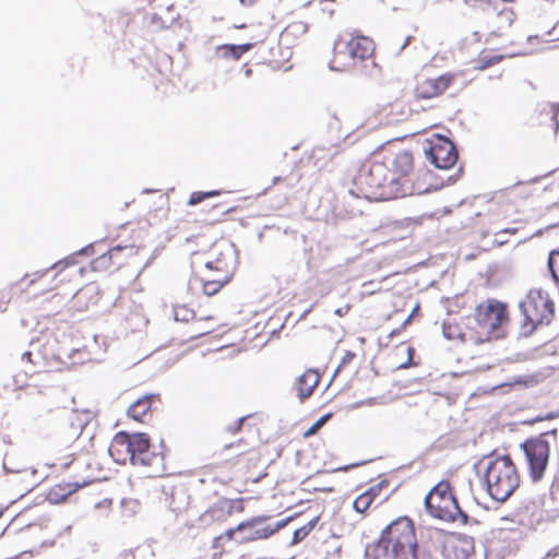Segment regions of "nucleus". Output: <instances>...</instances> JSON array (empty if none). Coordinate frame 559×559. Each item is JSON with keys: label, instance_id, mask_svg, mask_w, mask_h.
Instances as JSON below:
<instances>
[{"label": "nucleus", "instance_id": "nucleus-1", "mask_svg": "<svg viewBox=\"0 0 559 559\" xmlns=\"http://www.w3.org/2000/svg\"><path fill=\"white\" fill-rule=\"evenodd\" d=\"M365 554L373 559H433L428 549L417 543L413 522L407 516L391 522L379 539L366 547Z\"/></svg>", "mask_w": 559, "mask_h": 559}, {"label": "nucleus", "instance_id": "nucleus-2", "mask_svg": "<svg viewBox=\"0 0 559 559\" xmlns=\"http://www.w3.org/2000/svg\"><path fill=\"white\" fill-rule=\"evenodd\" d=\"M425 507L433 518L461 522L463 525H477L478 520L469 516L459 504L455 496L451 491L449 481L438 483L425 497Z\"/></svg>", "mask_w": 559, "mask_h": 559}, {"label": "nucleus", "instance_id": "nucleus-3", "mask_svg": "<svg viewBox=\"0 0 559 559\" xmlns=\"http://www.w3.org/2000/svg\"><path fill=\"white\" fill-rule=\"evenodd\" d=\"M360 182L369 188L380 189V197L383 199H396L412 195L415 193V187L409 180H402L391 175V169L381 162H373L364 166L360 175Z\"/></svg>", "mask_w": 559, "mask_h": 559}, {"label": "nucleus", "instance_id": "nucleus-4", "mask_svg": "<svg viewBox=\"0 0 559 559\" xmlns=\"http://www.w3.org/2000/svg\"><path fill=\"white\" fill-rule=\"evenodd\" d=\"M484 477L488 495L496 501H506L520 481L516 467L509 455L491 460Z\"/></svg>", "mask_w": 559, "mask_h": 559}, {"label": "nucleus", "instance_id": "nucleus-5", "mask_svg": "<svg viewBox=\"0 0 559 559\" xmlns=\"http://www.w3.org/2000/svg\"><path fill=\"white\" fill-rule=\"evenodd\" d=\"M523 316L520 326V335L527 337L536 329L537 324H549L554 316V304L542 290L531 292L525 300L519 305Z\"/></svg>", "mask_w": 559, "mask_h": 559}, {"label": "nucleus", "instance_id": "nucleus-6", "mask_svg": "<svg viewBox=\"0 0 559 559\" xmlns=\"http://www.w3.org/2000/svg\"><path fill=\"white\" fill-rule=\"evenodd\" d=\"M521 449L530 469V476L533 483H538L547 468L549 462L550 447L544 435L531 438L521 443Z\"/></svg>", "mask_w": 559, "mask_h": 559}, {"label": "nucleus", "instance_id": "nucleus-7", "mask_svg": "<svg viewBox=\"0 0 559 559\" xmlns=\"http://www.w3.org/2000/svg\"><path fill=\"white\" fill-rule=\"evenodd\" d=\"M478 326L495 338L503 336L502 326L508 322V310L504 304L489 300L487 305L478 306L475 311Z\"/></svg>", "mask_w": 559, "mask_h": 559}, {"label": "nucleus", "instance_id": "nucleus-8", "mask_svg": "<svg viewBox=\"0 0 559 559\" xmlns=\"http://www.w3.org/2000/svg\"><path fill=\"white\" fill-rule=\"evenodd\" d=\"M120 447L124 448V453L129 455L131 463H133L135 456H141L151 448L150 437L144 432L128 433L119 431L109 447L110 455L115 456V451H119Z\"/></svg>", "mask_w": 559, "mask_h": 559}, {"label": "nucleus", "instance_id": "nucleus-9", "mask_svg": "<svg viewBox=\"0 0 559 559\" xmlns=\"http://www.w3.org/2000/svg\"><path fill=\"white\" fill-rule=\"evenodd\" d=\"M427 159L439 169H449L455 165L459 154L453 142L445 136H439L438 141L425 151Z\"/></svg>", "mask_w": 559, "mask_h": 559}, {"label": "nucleus", "instance_id": "nucleus-10", "mask_svg": "<svg viewBox=\"0 0 559 559\" xmlns=\"http://www.w3.org/2000/svg\"><path fill=\"white\" fill-rule=\"evenodd\" d=\"M452 76L442 74L436 79H428L418 84L415 94L417 98L429 99L441 95L451 84Z\"/></svg>", "mask_w": 559, "mask_h": 559}, {"label": "nucleus", "instance_id": "nucleus-11", "mask_svg": "<svg viewBox=\"0 0 559 559\" xmlns=\"http://www.w3.org/2000/svg\"><path fill=\"white\" fill-rule=\"evenodd\" d=\"M348 60L355 61L356 59L365 60L373 53V41L369 37L359 35H348Z\"/></svg>", "mask_w": 559, "mask_h": 559}, {"label": "nucleus", "instance_id": "nucleus-12", "mask_svg": "<svg viewBox=\"0 0 559 559\" xmlns=\"http://www.w3.org/2000/svg\"><path fill=\"white\" fill-rule=\"evenodd\" d=\"M392 169L391 175L402 180H406L405 177L413 169V154L408 151H401L395 154L391 160Z\"/></svg>", "mask_w": 559, "mask_h": 559}, {"label": "nucleus", "instance_id": "nucleus-13", "mask_svg": "<svg viewBox=\"0 0 559 559\" xmlns=\"http://www.w3.org/2000/svg\"><path fill=\"white\" fill-rule=\"evenodd\" d=\"M320 381V376L317 371L309 369L305 373H302L296 382V389L298 391V396L302 401L309 397L314 388L318 385Z\"/></svg>", "mask_w": 559, "mask_h": 559}, {"label": "nucleus", "instance_id": "nucleus-14", "mask_svg": "<svg viewBox=\"0 0 559 559\" xmlns=\"http://www.w3.org/2000/svg\"><path fill=\"white\" fill-rule=\"evenodd\" d=\"M158 394H146L140 399H138L129 408L128 415L135 419L142 420V418L147 414L151 409L152 403L155 399H157Z\"/></svg>", "mask_w": 559, "mask_h": 559}, {"label": "nucleus", "instance_id": "nucleus-15", "mask_svg": "<svg viewBox=\"0 0 559 559\" xmlns=\"http://www.w3.org/2000/svg\"><path fill=\"white\" fill-rule=\"evenodd\" d=\"M81 487L79 483H60L51 488L48 499L55 503L62 502Z\"/></svg>", "mask_w": 559, "mask_h": 559}, {"label": "nucleus", "instance_id": "nucleus-16", "mask_svg": "<svg viewBox=\"0 0 559 559\" xmlns=\"http://www.w3.org/2000/svg\"><path fill=\"white\" fill-rule=\"evenodd\" d=\"M271 516L270 515H258L253 516L252 519L239 523L235 528H229L225 532V536L228 539H235L237 542V538L241 536V534L247 528H254V526L262 524L263 522L267 521Z\"/></svg>", "mask_w": 559, "mask_h": 559}, {"label": "nucleus", "instance_id": "nucleus-17", "mask_svg": "<svg viewBox=\"0 0 559 559\" xmlns=\"http://www.w3.org/2000/svg\"><path fill=\"white\" fill-rule=\"evenodd\" d=\"M348 36L342 35L335 40L333 47L334 59L332 63L340 62L343 67L350 64L352 60H348Z\"/></svg>", "mask_w": 559, "mask_h": 559}, {"label": "nucleus", "instance_id": "nucleus-18", "mask_svg": "<svg viewBox=\"0 0 559 559\" xmlns=\"http://www.w3.org/2000/svg\"><path fill=\"white\" fill-rule=\"evenodd\" d=\"M293 520V516L285 518L283 520L277 521L274 525H266L264 527H255L254 530V537L257 539H265L280 530L284 528L290 521Z\"/></svg>", "mask_w": 559, "mask_h": 559}, {"label": "nucleus", "instance_id": "nucleus-19", "mask_svg": "<svg viewBox=\"0 0 559 559\" xmlns=\"http://www.w3.org/2000/svg\"><path fill=\"white\" fill-rule=\"evenodd\" d=\"M229 281H230V276L227 273H224L222 278L204 280V281H202L203 292L207 296H214Z\"/></svg>", "mask_w": 559, "mask_h": 559}, {"label": "nucleus", "instance_id": "nucleus-20", "mask_svg": "<svg viewBox=\"0 0 559 559\" xmlns=\"http://www.w3.org/2000/svg\"><path fill=\"white\" fill-rule=\"evenodd\" d=\"M163 462V456L160 453H156L151 450H146L144 453L141 454V456H135L133 459V465H141V466H158Z\"/></svg>", "mask_w": 559, "mask_h": 559}, {"label": "nucleus", "instance_id": "nucleus-21", "mask_svg": "<svg viewBox=\"0 0 559 559\" xmlns=\"http://www.w3.org/2000/svg\"><path fill=\"white\" fill-rule=\"evenodd\" d=\"M251 48L252 44L222 45L217 47V49L222 51L223 57L233 58L235 60L239 59L245 52L249 51Z\"/></svg>", "mask_w": 559, "mask_h": 559}, {"label": "nucleus", "instance_id": "nucleus-22", "mask_svg": "<svg viewBox=\"0 0 559 559\" xmlns=\"http://www.w3.org/2000/svg\"><path fill=\"white\" fill-rule=\"evenodd\" d=\"M442 334L447 340L461 338L463 335L461 328L450 322L442 323Z\"/></svg>", "mask_w": 559, "mask_h": 559}, {"label": "nucleus", "instance_id": "nucleus-23", "mask_svg": "<svg viewBox=\"0 0 559 559\" xmlns=\"http://www.w3.org/2000/svg\"><path fill=\"white\" fill-rule=\"evenodd\" d=\"M174 318L176 321L189 322L194 318V311L186 306L175 307Z\"/></svg>", "mask_w": 559, "mask_h": 559}, {"label": "nucleus", "instance_id": "nucleus-24", "mask_svg": "<svg viewBox=\"0 0 559 559\" xmlns=\"http://www.w3.org/2000/svg\"><path fill=\"white\" fill-rule=\"evenodd\" d=\"M372 501V498H370L368 493L362 492L355 499L353 507L356 512L364 513L371 506Z\"/></svg>", "mask_w": 559, "mask_h": 559}, {"label": "nucleus", "instance_id": "nucleus-25", "mask_svg": "<svg viewBox=\"0 0 559 559\" xmlns=\"http://www.w3.org/2000/svg\"><path fill=\"white\" fill-rule=\"evenodd\" d=\"M217 194H218V191H215V190L214 191H207V192H201V191L193 192L190 195L188 204L189 205H197V204L201 203L202 201H204L205 199L214 197V195H217Z\"/></svg>", "mask_w": 559, "mask_h": 559}, {"label": "nucleus", "instance_id": "nucleus-26", "mask_svg": "<svg viewBox=\"0 0 559 559\" xmlns=\"http://www.w3.org/2000/svg\"><path fill=\"white\" fill-rule=\"evenodd\" d=\"M331 417V414L324 415L320 417L305 433L304 437L308 438L312 435H316L319 429L322 427V425L326 421V419Z\"/></svg>", "mask_w": 559, "mask_h": 559}, {"label": "nucleus", "instance_id": "nucleus-27", "mask_svg": "<svg viewBox=\"0 0 559 559\" xmlns=\"http://www.w3.org/2000/svg\"><path fill=\"white\" fill-rule=\"evenodd\" d=\"M536 352H537V349H533V350H530L526 353H518L514 355V358L512 359V361L522 362V361L533 360V359H535Z\"/></svg>", "mask_w": 559, "mask_h": 559}, {"label": "nucleus", "instance_id": "nucleus-28", "mask_svg": "<svg viewBox=\"0 0 559 559\" xmlns=\"http://www.w3.org/2000/svg\"><path fill=\"white\" fill-rule=\"evenodd\" d=\"M514 383H516V384H524L526 386H532V385L537 384V378L535 376L518 377L514 380Z\"/></svg>", "mask_w": 559, "mask_h": 559}, {"label": "nucleus", "instance_id": "nucleus-29", "mask_svg": "<svg viewBox=\"0 0 559 559\" xmlns=\"http://www.w3.org/2000/svg\"><path fill=\"white\" fill-rule=\"evenodd\" d=\"M87 421H88V414L85 413L84 419H81V418H76L75 420L72 419L70 425L74 429V432H78V431H82V429L87 424Z\"/></svg>", "mask_w": 559, "mask_h": 559}, {"label": "nucleus", "instance_id": "nucleus-30", "mask_svg": "<svg viewBox=\"0 0 559 559\" xmlns=\"http://www.w3.org/2000/svg\"><path fill=\"white\" fill-rule=\"evenodd\" d=\"M551 119L555 121L556 132L559 129V104L548 105Z\"/></svg>", "mask_w": 559, "mask_h": 559}, {"label": "nucleus", "instance_id": "nucleus-31", "mask_svg": "<svg viewBox=\"0 0 559 559\" xmlns=\"http://www.w3.org/2000/svg\"><path fill=\"white\" fill-rule=\"evenodd\" d=\"M254 528H247L242 534L241 536H239V538H237V542L242 544V543H247V542H252V540H255V537H254Z\"/></svg>", "mask_w": 559, "mask_h": 559}, {"label": "nucleus", "instance_id": "nucleus-32", "mask_svg": "<svg viewBox=\"0 0 559 559\" xmlns=\"http://www.w3.org/2000/svg\"><path fill=\"white\" fill-rule=\"evenodd\" d=\"M308 536V533L305 531V528L301 526L297 530H295L293 534L292 545H296L300 543L304 538Z\"/></svg>", "mask_w": 559, "mask_h": 559}, {"label": "nucleus", "instance_id": "nucleus-33", "mask_svg": "<svg viewBox=\"0 0 559 559\" xmlns=\"http://www.w3.org/2000/svg\"><path fill=\"white\" fill-rule=\"evenodd\" d=\"M355 358V353L346 350L344 356L342 357L341 364L337 366L334 376L340 372L343 366L349 364Z\"/></svg>", "mask_w": 559, "mask_h": 559}, {"label": "nucleus", "instance_id": "nucleus-34", "mask_svg": "<svg viewBox=\"0 0 559 559\" xmlns=\"http://www.w3.org/2000/svg\"><path fill=\"white\" fill-rule=\"evenodd\" d=\"M384 481H381L377 484L376 486L370 487L368 490L365 491V493H368L372 500L378 496V493L381 491L382 487L384 486Z\"/></svg>", "mask_w": 559, "mask_h": 559}, {"label": "nucleus", "instance_id": "nucleus-35", "mask_svg": "<svg viewBox=\"0 0 559 559\" xmlns=\"http://www.w3.org/2000/svg\"><path fill=\"white\" fill-rule=\"evenodd\" d=\"M205 266L209 270H215L217 272H221L223 270L222 269V261L221 260L209 261V262L205 263Z\"/></svg>", "mask_w": 559, "mask_h": 559}, {"label": "nucleus", "instance_id": "nucleus-36", "mask_svg": "<svg viewBox=\"0 0 559 559\" xmlns=\"http://www.w3.org/2000/svg\"><path fill=\"white\" fill-rule=\"evenodd\" d=\"M319 522V518L316 516L313 519H311L308 523H306L302 527L305 528V531L308 533V535L310 534V532L316 527V525L318 524Z\"/></svg>", "mask_w": 559, "mask_h": 559}, {"label": "nucleus", "instance_id": "nucleus-37", "mask_svg": "<svg viewBox=\"0 0 559 559\" xmlns=\"http://www.w3.org/2000/svg\"><path fill=\"white\" fill-rule=\"evenodd\" d=\"M319 522V518L316 516L313 519H311L308 523H306L302 527L305 528V531L308 533V535L310 534V532L316 527V525L318 524Z\"/></svg>", "mask_w": 559, "mask_h": 559}, {"label": "nucleus", "instance_id": "nucleus-38", "mask_svg": "<svg viewBox=\"0 0 559 559\" xmlns=\"http://www.w3.org/2000/svg\"><path fill=\"white\" fill-rule=\"evenodd\" d=\"M329 128L332 130L335 129L337 131H341L340 119L335 114L332 116V119L329 122Z\"/></svg>", "mask_w": 559, "mask_h": 559}, {"label": "nucleus", "instance_id": "nucleus-39", "mask_svg": "<svg viewBox=\"0 0 559 559\" xmlns=\"http://www.w3.org/2000/svg\"><path fill=\"white\" fill-rule=\"evenodd\" d=\"M245 419H246V417H241V418H239V419L237 420V423H236L234 426H230V427L228 428V430H229L230 432H233V433H236L237 431H239V430L241 429V426H242V424H243Z\"/></svg>", "mask_w": 559, "mask_h": 559}, {"label": "nucleus", "instance_id": "nucleus-40", "mask_svg": "<svg viewBox=\"0 0 559 559\" xmlns=\"http://www.w3.org/2000/svg\"><path fill=\"white\" fill-rule=\"evenodd\" d=\"M93 246L92 245H88L84 248H82L80 251H79V254H85V255H90L93 253Z\"/></svg>", "mask_w": 559, "mask_h": 559}, {"label": "nucleus", "instance_id": "nucleus-41", "mask_svg": "<svg viewBox=\"0 0 559 559\" xmlns=\"http://www.w3.org/2000/svg\"><path fill=\"white\" fill-rule=\"evenodd\" d=\"M119 559H134L133 552L131 550L123 551Z\"/></svg>", "mask_w": 559, "mask_h": 559}, {"label": "nucleus", "instance_id": "nucleus-42", "mask_svg": "<svg viewBox=\"0 0 559 559\" xmlns=\"http://www.w3.org/2000/svg\"><path fill=\"white\" fill-rule=\"evenodd\" d=\"M3 469L5 473H22V469H12L9 467L7 462H3Z\"/></svg>", "mask_w": 559, "mask_h": 559}, {"label": "nucleus", "instance_id": "nucleus-43", "mask_svg": "<svg viewBox=\"0 0 559 559\" xmlns=\"http://www.w3.org/2000/svg\"><path fill=\"white\" fill-rule=\"evenodd\" d=\"M122 452H124V448H121V447H120V448H119V451H117V450L115 451V456H112V459H114L115 461L119 462V461H120L119 455H120V454H122Z\"/></svg>", "mask_w": 559, "mask_h": 559}, {"label": "nucleus", "instance_id": "nucleus-44", "mask_svg": "<svg viewBox=\"0 0 559 559\" xmlns=\"http://www.w3.org/2000/svg\"><path fill=\"white\" fill-rule=\"evenodd\" d=\"M32 353L31 352H25L22 354V360H27L29 362H32Z\"/></svg>", "mask_w": 559, "mask_h": 559}, {"label": "nucleus", "instance_id": "nucleus-45", "mask_svg": "<svg viewBox=\"0 0 559 559\" xmlns=\"http://www.w3.org/2000/svg\"><path fill=\"white\" fill-rule=\"evenodd\" d=\"M554 417H555V415H554L552 413H548V414H547L546 416H544V417H537V418H535V419H534V421H540V420H544V419H551V418H554Z\"/></svg>", "mask_w": 559, "mask_h": 559}, {"label": "nucleus", "instance_id": "nucleus-46", "mask_svg": "<svg viewBox=\"0 0 559 559\" xmlns=\"http://www.w3.org/2000/svg\"><path fill=\"white\" fill-rule=\"evenodd\" d=\"M556 486L559 487V478H558V476H555L552 481H551V486H550L551 490H554V488Z\"/></svg>", "mask_w": 559, "mask_h": 559}, {"label": "nucleus", "instance_id": "nucleus-47", "mask_svg": "<svg viewBox=\"0 0 559 559\" xmlns=\"http://www.w3.org/2000/svg\"><path fill=\"white\" fill-rule=\"evenodd\" d=\"M418 311H419V305H416L408 316H412V318H413L414 316H416L418 313Z\"/></svg>", "mask_w": 559, "mask_h": 559}, {"label": "nucleus", "instance_id": "nucleus-48", "mask_svg": "<svg viewBox=\"0 0 559 559\" xmlns=\"http://www.w3.org/2000/svg\"><path fill=\"white\" fill-rule=\"evenodd\" d=\"M412 319H413V318H412V316H408V317L404 320V322L402 323V329H403V328H405L407 324H409V322H411V320H412Z\"/></svg>", "mask_w": 559, "mask_h": 559}, {"label": "nucleus", "instance_id": "nucleus-49", "mask_svg": "<svg viewBox=\"0 0 559 559\" xmlns=\"http://www.w3.org/2000/svg\"><path fill=\"white\" fill-rule=\"evenodd\" d=\"M361 464H362V463H355V464H350V465H348V466H345V467L343 468V471H348L349 468L357 467V466H359V465H361Z\"/></svg>", "mask_w": 559, "mask_h": 559}, {"label": "nucleus", "instance_id": "nucleus-50", "mask_svg": "<svg viewBox=\"0 0 559 559\" xmlns=\"http://www.w3.org/2000/svg\"><path fill=\"white\" fill-rule=\"evenodd\" d=\"M280 181H282V177H274L273 180H272V183L273 185H276Z\"/></svg>", "mask_w": 559, "mask_h": 559}, {"label": "nucleus", "instance_id": "nucleus-51", "mask_svg": "<svg viewBox=\"0 0 559 559\" xmlns=\"http://www.w3.org/2000/svg\"><path fill=\"white\" fill-rule=\"evenodd\" d=\"M409 40H411V37H407L405 39V43L402 45L401 50L404 49L408 45Z\"/></svg>", "mask_w": 559, "mask_h": 559}, {"label": "nucleus", "instance_id": "nucleus-52", "mask_svg": "<svg viewBox=\"0 0 559 559\" xmlns=\"http://www.w3.org/2000/svg\"><path fill=\"white\" fill-rule=\"evenodd\" d=\"M556 433H557V429H552V430L547 431V432H545V433H543V435H544V437H545V436H547V435H556Z\"/></svg>", "mask_w": 559, "mask_h": 559}, {"label": "nucleus", "instance_id": "nucleus-53", "mask_svg": "<svg viewBox=\"0 0 559 559\" xmlns=\"http://www.w3.org/2000/svg\"><path fill=\"white\" fill-rule=\"evenodd\" d=\"M455 180H456V177H453V176H450L448 179L449 182H454Z\"/></svg>", "mask_w": 559, "mask_h": 559}, {"label": "nucleus", "instance_id": "nucleus-54", "mask_svg": "<svg viewBox=\"0 0 559 559\" xmlns=\"http://www.w3.org/2000/svg\"><path fill=\"white\" fill-rule=\"evenodd\" d=\"M295 26H296L297 28H301V29H304V31H305V25H304V24H297V25H295Z\"/></svg>", "mask_w": 559, "mask_h": 559}, {"label": "nucleus", "instance_id": "nucleus-55", "mask_svg": "<svg viewBox=\"0 0 559 559\" xmlns=\"http://www.w3.org/2000/svg\"><path fill=\"white\" fill-rule=\"evenodd\" d=\"M12 469H22V472H25L26 469L25 468H22V467H16V466H13L11 467Z\"/></svg>", "mask_w": 559, "mask_h": 559}, {"label": "nucleus", "instance_id": "nucleus-56", "mask_svg": "<svg viewBox=\"0 0 559 559\" xmlns=\"http://www.w3.org/2000/svg\"><path fill=\"white\" fill-rule=\"evenodd\" d=\"M335 313H336V314H338V316H341V314H342V310H341V309H337V310L335 311Z\"/></svg>", "mask_w": 559, "mask_h": 559}, {"label": "nucleus", "instance_id": "nucleus-57", "mask_svg": "<svg viewBox=\"0 0 559 559\" xmlns=\"http://www.w3.org/2000/svg\"><path fill=\"white\" fill-rule=\"evenodd\" d=\"M409 362H405L403 365H401V368H406L408 366Z\"/></svg>", "mask_w": 559, "mask_h": 559}, {"label": "nucleus", "instance_id": "nucleus-58", "mask_svg": "<svg viewBox=\"0 0 559 559\" xmlns=\"http://www.w3.org/2000/svg\"><path fill=\"white\" fill-rule=\"evenodd\" d=\"M397 332H399V330L392 331L391 336L395 335Z\"/></svg>", "mask_w": 559, "mask_h": 559}, {"label": "nucleus", "instance_id": "nucleus-59", "mask_svg": "<svg viewBox=\"0 0 559 559\" xmlns=\"http://www.w3.org/2000/svg\"><path fill=\"white\" fill-rule=\"evenodd\" d=\"M215 511H216L215 508H213V509L209 510L207 513H214Z\"/></svg>", "mask_w": 559, "mask_h": 559}, {"label": "nucleus", "instance_id": "nucleus-60", "mask_svg": "<svg viewBox=\"0 0 559 559\" xmlns=\"http://www.w3.org/2000/svg\"><path fill=\"white\" fill-rule=\"evenodd\" d=\"M46 272H43V273H36L38 275V277H43V275L45 274Z\"/></svg>", "mask_w": 559, "mask_h": 559}, {"label": "nucleus", "instance_id": "nucleus-61", "mask_svg": "<svg viewBox=\"0 0 559 559\" xmlns=\"http://www.w3.org/2000/svg\"><path fill=\"white\" fill-rule=\"evenodd\" d=\"M533 38H537V36H530L528 40L531 41Z\"/></svg>", "mask_w": 559, "mask_h": 559}, {"label": "nucleus", "instance_id": "nucleus-62", "mask_svg": "<svg viewBox=\"0 0 559 559\" xmlns=\"http://www.w3.org/2000/svg\"><path fill=\"white\" fill-rule=\"evenodd\" d=\"M412 353H413V349L409 347V348H408V355L411 356V355H412Z\"/></svg>", "mask_w": 559, "mask_h": 559}, {"label": "nucleus", "instance_id": "nucleus-63", "mask_svg": "<svg viewBox=\"0 0 559 559\" xmlns=\"http://www.w3.org/2000/svg\"><path fill=\"white\" fill-rule=\"evenodd\" d=\"M60 263H61V262L55 263V264L52 265V267L58 266Z\"/></svg>", "mask_w": 559, "mask_h": 559}, {"label": "nucleus", "instance_id": "nucleus-64", "mask_svg": "<svg viewBox=\"0 0 559 559\" xmlns=\"http://www.w3.org/2000/svg\"><path fill=\"white\" fill-rule=\"evenodd\" d=\"M222 277H223V275H215L214 278H222Z\"/></svg>", "mask_w": 559, "mask_h": 559}]
</instances>
